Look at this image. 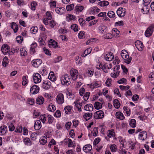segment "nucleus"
I'll return each mask as SVG.
<instances>
[{
    "label": "nucleus",
    "instance_id": "obj_1",
    "mask_svg": "<svg viewBox=\"0 0 154 154\" xmlns=\"http://www.w3.org/2000/svg\"><path fill=\"white\" fill-rule=\"evenodd\" d=\"M60 79L62 84L63 85H68L71 83V79L69 75L67 74L63 75Z\"/></svg>",
    "mask_w": 154,
    "mask_h": 154
},
{
    "label": "nucleus",
    "instance_id": "obj_2",
    "mask_svg": "<svg viewBox=\"0 0 154 154\" xmlns=\"http://www.w3.org/2000/svg\"><path fill=\"white\" fill-rule=\"evenodd\" d=\"M121 56L125 60V62L128 64L130 63L131 60L132 58L129 57L127 51L125 50H122L121 53Z\"/></svg>",
    "mask_w": 154,
    "mask_h": 154
},
{
    "label": "nucleus",
    "instance_id": "obj_3",
    "mask_svg": "<svg viewBox=\"0 0 154 154\" xmlns=\"http://www.w3.org/2000/svg\"><path fill=\"white\" fill-rule=\"evenodd\" d=\"M1 51L5 55L7 54H13L15 52V51H13V50L12 51H11V53L10 52L9 53V51H10L8 45L6 44H4L2 45L1 48Z\"/></svg>",
    "mask_w": 154,
    "mask_h": 154
},
{
    "label": "nucleus",
    "instance_id": "obj_4",
    "mask_svg": "<svg viewBox=\"0 0 154 154\" xmlns=\"http://www.w3.org/2000/svg\"><path fill=\"white\" fill-rule=\"evenodd\" d=\"M57 103L59 105L63 104L64 102L63 94L61 93H58L56 97Z\"/></svg>",
    "mask_w": 154,
    "mask_h": 154
},
{
    "label": "nucleus",
    "instance_id": "obj_5",
    "mask_svg": "<svg viewBox=\"0 0 154 154\" xmlns=\"http://www.w3.org/2000/svg\"><path fill=\"white\" fill-rule=\"evenodd\" d=\"M70 73L72 80H75L78 75V71L75 69L72 68L70 71Z\"/></svg>",
    "mask_w": 154,
    "mask_h": 154
},
{
    "label": "nucleus",
    "instance_id": "obj_6",
    "mask_svg": "<svg viewBox=\"0 0 154 154\" xmlns=\"http://www.w3.org/2000/svg\"><path fill=\"white\" fill-rule=\"evenodd\" d=\"M104 117V113L102 110H99L95 112L94 118L95 119H101Z\"/></svg>",
    "mask_w": 154,
    "mask_h": 154
},
{
    "label": "nucleus",
    "instance_id": "obj_7",
    "mask_svg": "<svg viewBox=\"0 0 154 154\" xmlns=\"http://www.w3.org/2000/svg\"><path fill=\"white\" fill-rule=\"evenodd\" d=\"M33 78L34 82L35 84L38 83L41 81V75L38 73L33 74Z\"/></svg>",
    "mask_w": 154,
    "mask_h": 154
},
{
    "label": "nucleus",
    "instance_id": "obj_8",
    "mask_svg": "<svg viewBox=\"0 0 154 154\" xmlns=\"http://www.w3.org/2000/svg\"><path fill=\"white\" fill-rule=\"evenodd\" d=\"M154 31V26H151L147 29L145 32V35L146 37H149L152 34Z\"/></svg>",
    "mask_w": 154,
    "mask_h": 154
},
{
    "label": "nucleus",
    "instance_id": "obj_9",
    "mask_svg": "<svg viewBox=\"0 0 154 154\" xmlns=\"http://www.w3.org/2000/svg\"><path fill=\"white\" fill-rule=\"evenodd\" d=\"M39 91V88L36 85H33L30 89V93L34 94L38 93Z\"/></svg>",
    "mask_w": 154,
    "mask_h": 154
},
{
    "label": "nucleus",
    "instance_id": "obj_10",
    "mask_svg": "<svg viewBox=\"0 0 154 154\" xmlns=\"http://www.w3.org/2000/svg\"><path fill=\"white\" fill-rule=\"evenodd\" d=\"M125 9L123 8H119L117 11V14L120 17H123L125 14Z\"/></svg>",
    "mask_w": 154,
    "mask_h": 154
},
{
    "label": "nucleus",
    "instance_id": "obj_11",
    "mask_svg": "<svg viewBox=\"0 0 154 154\" xmlns=\"http://www.w3.org/2000/svg\"><path fill=\"white\" fill-rule=\"evenodd\" d=\"M42 63V61L40 59L33 60L32 61L33 66L35 68L38 67Z\"/></svg>",
    "mask_w": 154,
    "mask_h": 154
},
{
    "label": "nucleus",
    "instance_id": "obj_12",
    "mask_svg": "<svg viewBox=\"0 0 154 154\" xmlns=\"http://www.w3.org/2000/svg\"><path fill=\"white\" fill-rule=\"evenodd\" d=\"M135 45L136 48L139 51H142L143 48V45L142 42L139 41H137L135 42Z\"/></svg>",
    "mask_w": 154,
    "mask_h": 154
},
{
    "label": "nucleus",
    "instance_id": "obj_13",
    "mask_svg": "<svg viewBox=\"0 0 154 154\" xmlns=\"http://www.w3.org/2000/svg\"><path fill=\"white\" fill-rule=\"evenodd\" d=\"M48 46L50 48H56L58 46V43L53 39H50L48 42Z\"/></svg>",
    "mask_w": 154,
    "mask_h": 154
},
{
    "label": "nucleus",
    "instance_id": "obj_14",
    "mask_svg": "<svg viewBox=\"0 0 154 154\" xmlns=\"http://www.w3.org/2000/svg\"><path fill=\"white\" fill-rule=\"evenodd\" d=\"M51 85V82L49 81L45 80L43 83L42 87L45 89H48L50 88Z\"/></svg>",
    "mask_w": 154,
    "mask_h": 154
},
{
    "label": "nucleus",
    "instance_id": "obj_15",
    "mask_svg": "<svg viewBox=\"0 0 154 154\" xmlns=\"http://www.w3.org/2000/svg\"><path fill=\"white\" fill-rule=\"evenodd\" d=\"M55 11L57 13L61 15L65 12V8L63 7H57L56 8Z\"/></svg>",
    "mask_w": 154,
    "mask_h": 154
},
{
    "label": "nucleus",
    "instance_id": "obj_16",
    "mask_svg": "<svg viewBox=\"0 0 154 154\" xmlns=\"http://www.w3.org/2000/svg\"><path fill=\"white\" fill-rule=\"evenodd\" d=\"M42 125L41 121L39 120H37L35 122L34 125V128L35 130H39L42 127Z\"/></svg>",
    "mask_w": 154,
    "mask_h": 154
},
{
    "label": "nucleus",
    "instance_id": "obj_17",
    "mask_svg": "<svg viewBox=\"0 0 154 154\" xmlns=\"http://www.w3.org/2000/svg\"><path fill=\"white\" fill-rule=\"evenodd\" d=\"M7 127L6 126L3 125L0 127V135H5L7 131Z\"/></svg>",
    "mask_w": 154,
    "mask_h": 154
},
{
    "label": "nucleus",
    "instance_id": "obj_18",
    "mask_svg": "<svg viewBox=\"0 0 154 154\" xmlns=\"http://www.w3.org/2000/svg\"><path fill=\"white\" fill-rule=\"evenodd\" d=\"M147 133L145 131H143L141 132L139 135V138L142 140L145 139L147 138Z\"/></svg>",
    "mask_w": 154,
    "mask_h": 154
},
{
    "label": "nucleus",
    "instance_id": "obj_19",
    "mask_svg": "<svg viewBox=\"0 0 154 154\" xmlns=\"http://www.w3.org/2000/svg\"><path fill=\"white\" fill-rule=\"evenodd\" d=\"M104 58L106 61H111L114 58L113 54L112 53L110 52L105 55Z\"/></svg>",
    "mask_w": 154,
    "mask_h": 154
},
{
    "label": "nucleus",
    "instance_id": "obj_20",
    "mask_svg": "<svg viewBox=\"0 0 154 154\" xmlns=\"http://www.w3.org/2000/svg\"><path fill=\"white\" fill-rule=\"evenodd\" d=\"M88 85L91 89L97 88L100 86V85L98 83V82H93L91 84H88Z\"/></svg>",
    "mask_w": 154,
    "mask_h": 154
},
{
    "label": "nucleus",
    "instance_id": "obj_21",
    "mask_svg": "<svg viewBox=\"0 0 154 154\" xmlns=\"http://www.w3.org/2000/svg\"><path fill=\"white\" fill-rule=\"evenodd\" d=\"M111 66H112V65H111L110 64H108L107 63H105L103 65L102 69L105 72L107 73L108 69L111 68Z\"/></svg>",
    "mask_w": 154,
    "mask_h": 154
},
{
    "label": "nucleus",
    "instance_id": "obj_22",
    "mask_svg": "<svg viewBox=\"0 0 154 154\" xmlns=\"http://www.w3.org/2000/svg\"><path fill=\"white\" fill-rule=\"evenodd\" d=\"M115 134L113 130H109L107 134V137H105V139L107 141H109V139L108 138V137L109 138H111L113 137Z\"/></svg>",
    "mask_w": 154,
    "mask_h": 154
},
{
    "label": "nucleus",
    "instance_id": "obj_23",
    "mask_svg": "<svg viewBox=\"0 0 154 154\" xmlns=\"http://www.w3.org/2000/svg\"><path fill=\"white\" fill-rule=\"evenodd\" d=\"M92 149V146L90 145H86L83 148V151L86 153L89 152Z\"/></svg>",
    "mask_w": 154,
    "mask_h": 154
},
{
    "label": "nucleus",
    "instance_id": "obj_24",
    "mask_svg": "<svg viewBox=\"0 0 154 154\" xmlns=\"http://www.w3.org/2000/svg\"><path fill=\"white\" fill-rule=\"evenodd\" d=\"M99 30L102 33H104L106 32L107 30V27L104 25H101L99 27Z\"/></svg>",
    "mask_w": 154,
    "mask_h": 154
},
{
    "label": "nucleus",
    "instance_id": "obj_25",
    "mask_svg": "<svg viewBox=\"0 0 154 154\" xmlns=\"http://www.w3.org/2000/svg\"><path fill=\"white\" fill-rule=\"evenodd\" d=\"M48 78L52 82H54L56 80V78L54 75V73L53 72H50L48 76Z\"/></svg>",
    "mask_w": 154,
    "mask_h": 154
},
{
    "label": "nucleus",
    "instance_id": "obj_26",
    "mask_svg": "<svg viewBox=\"0 0 154 154\" xmlns=\"http://www.w3.org/2000/svg\"><path fill=\"white\" fill-rule=\"evenodd\" d=\"M44 101V98L42 96H39L37 97L36 100L37 104L41 105L42 104Z\"/></svg>",
    "mask_w": 154,
    "mask_h": 154
},
{
    "label": "nucleus",
    "instance_id": "obj_27",
    "mask_svg": "<svg viewBox=\"0 0 154 154\" xmlns=\"http://www.w3.org/2000/svg\"><path fill=\"white\" fill-rule=\"evenodd\" d=\"M84 109L86 111H91L93 109V106L91 104H87L84 106Z\"/></svg>",
    "mask_w": 154,
    "mask_h": 154
},
{
    "label": "nucleus",
    "instance_id": "obj_28",
    "mask_svg": "<svg viewBox=\"0 0 154 154\" xmlns=\"http://www.w3.org/2000/svg\"><path fill=\"white\" fill-rule=\"evenodd\" d=\"M116 117L117 119L123 120L125 119L123 114L120 112H117L116 113Z\"/></svg>",
    "mask_w": 154,
    "mask_h": 154
},
{
    "label": "nucleus",
    "instance_id": "obj_29",
    "mask_svg": "<svg viewBox=\"0 0 154 154\" xmlns=\"http://www.w3.org/2000/svg\"><path fill=\"white\" fill-rule=\"evenodd\" d=\"M92 113L91 112H88L85 113L83 117L86 120H89L92 116Z\"/></svg>",
    "mask_w": 154,
    "mask_h": 154
},
{
    "label": "nucleus",
    "instance_id": "obj_30",
    "mask_svg": "<svg viewBox=\"0 0 154 154\" xmlns=\"http://www.w3.org/2000/svg\"><path fill=\"white\" fill-rule=\"evenodd\" d=\"M102 103L96 102L94 103V107L95 109H99L102 108Z\"/></svg>",
    "mask_w": 154,
    "mask_h": 154
},
{
    "label": "nucleus",
    "instance_id": "obj_31",
    "mask_svg": "<svg viewBox=\"0 0 154 154\" xmlns=\"http://www.w3.org/2000/svg\"><path fill=\"white\" fill-rule=\"evenodd\" d=\"M91 48H87L84 51V54H82V57H85L91 53Z\"/></svg>",
    "mask_w": 154,
    "mask_h": 154
},
{
    "label": "nucleus",
    "instance_id": "obj_32",
    "mask_svg": "<svg viewBox=\"0 0 154 154\" xmlns=\"http://www.w3.org/2000/svg\"><path fill=\"white\" fill-rule=\"evenodd\" d=\"M48 109L49 111L54 112L56 108L54 104L51 103L48 105Z\"/></svg>",
    "mask_w": 154,
    "mask_h": 154
},
{
    "label": "nucleus",
    "instance_id": "obj_33",
    "mask_svg": "<svg viewBox=\"0 0 154 154\" xmlns=\"http://www.w3.org/2000/svg\"><path fill=\"white\" fill-rule=\"evenodd\" d=\"M100 10L97 7H93L91 8V14H95L99 12Z\"/></svg>",
    "mask_w": 154,
    "mask_h": 154
},
{
    "label": "nucleus",
    "instance_id": "obj_34",
    "mask_svg": "<svg viewBox=\"0 0 154 154\" xmlns=\"http://www.w3.org/2000/svg\"><path fill=\"white\" fill-rule=\"evenodd\" d=\"M11 28L14 30V32L15 33L17 32L18 28L17 25L15 23L12 22L11 25Z\"/></svg>",
    "mask_w": 154,
    "mask_h": 154
},
{
    "label": "nucleus",
    "instance_id": "obj_35",
    "mask_svg": "<svg viewBox=\"0 0 154 154\" xmlns=\"http://www.w3.org/2000/svg\"><path fill=\"white\" fill-rule=\"evenodd\" d=\"M23 141L26 145L28 146H30L32 144L31 141L30 139L28 137L25 138L23 140Z\"/></svg>",
    "mask_w": 154,
    "mask_h": 154
},
{
    "label": "nucleus",
    "instance_id": "obj_36",
    "mask_svg": "<svg viewBox=\"0 0 154 154\" xmlns=\"http://www.w3.org/2000/svg\"><path fill=\"white\" fill-rule=\"evenodd\" d=\"M75 16L71 14H68L66 17V20L69 22L71 20H75Z\"/></svg>",
    "mask_w": 154,
    "mask_h": 154
},
{
    "label": "nucleus",
    "instance_id": "obj_37",
    "mask_svg": "<svg viewBox=\"0 0 154 154\" xmlns=\"http://www.w3.org/2000/svg\"><path fill=\"white\" fill-rule=\"evenodd\" d=\"M109 4V2L107 1H103L99 2L98 5L101 6H105L108 5Z\"/></svg>",
    "mask_w": 154,
    "mask_h": 154
},
{
    "label": "nucleus",
    "instance_id": "obj_38",
    "mask_svg": "<svg viewBox=\"0 0 154 154\" xmlns=\"http://www.w3.org/2000/svg\"><path fill=\"white\" fill-rule=\"evenodd\" d=\"M74 103L75 104L76 107L78 109V111L81 112L82 111L81 107L82 104V103H79L76 101L74 102Z\"/></svg>",
    "mask_w": 154,
    "mask_h": 154
},
{
    "label": "nucleus",
    "instance_id": "obj_39",
    "mask_svg": "<svg viewBox=\"0 0 154 154\" xmlns=\"http://www.w3.org/2000/svg\"><path fill=\"white\" fill-rule=\"evenodd\" d=\"M47 139L45 136H43L40 138L39 140V142L40 143L44 145L47 142Z\"/></svg>",
    "mask_w": 154,
    "mask_h": 154
},
{
    "label": "nucleus",
    "instance_id": "obj_40",
    "mask_svg": "<svg viewBox=\"0 0 154 154\" xmlns=\"http://www.w3.org/2000/svg\"><path fill=\"white\" fill-rule=\"evenodd\" d=\"M84 8L83 6L76 5L75 7V10L76 11L81 12Z\"/></svg>",
    "mask_w": 154,
    "mask_h": 154
},
{
    "label": "nucleus",
    "instance_id": "obj_41",
    "mask_svg": "<svg viewBox=\"0 0 154 154\" xmlns=\"http://www.w3.org/2000/svg\"><path fill=\"white\" fill-rule=\"evenodd\" d=\"M72 107L69 106H67L64 108L65 112L66 114H69L71 110L72 109Z\"/></svg>",
    "mask_w": 154,
    "mask_h": 154
},
{
    "label": "nucleus",
    "instance_id": "obj_42",
    "mask_svg": "<svg viewBox=\"0 0 154 154\" xmlns=\"http://www.w3.org/2000/svg\"><path fill=\"white\" fill-rule=\"evenodd\" d=\"M9 63V61L8 60V58L5 56L3 59V61L2 62V65L3 66H6L8 63Z\"/></svg>",
    "mask_w": 154,
    "mask_h": 154
},
{
    "label": "nucleus",
    "instance_id": "obj_43",
    "mask_svg": "<svg viewBox=\"0 0 154 154\" xmlns=\"http://www.w3.org/2000/svg\"><path fill=\"white\" fill-rule=\"evenodd\" d=\"M23 81L22 84L23 85H25L28 83V76H23L22 78Z\"/></svg>",
    "mask_w": 154,
    "mask_h": 154
},
{
    "label": "nucleus",
    "instance_id": "obj_44",
    "mask_svg": "<svg viewBox=\"0 0 154 154\" xmlns=\"http://www.w3.org/2000/svg\"><path fill=\"white\" fill-rule=\"evenodd\" d=\"M113 102L114 106L116 108L118 109L120 107V104L117 99L114 100Z\"/></svg>",
    "mask_w": 154,
    "mask_h": 154
},
{
    "label": "nucleus",
    "instance_id": "obj_45",
    "mask_svg": "<svg viewBox=\"0 0 154 154\" xmlns=\"http://www.w3.org/2000/svg\"><path fill=\"white\" fill-rule=\"evenodd\" d=\"M46 118V116L45 114H42L40 116V119L43 123H45Z\"/></svg>",
    "mask_w": 154,
    "mask_h": 154
},
{
    "label": "nucleus",
    "instance_id": "obj_46",
    "mask_svg": "<svg viewBox=\"0 0 154 154\" xmlns=\"http://www.w3.org/2000/svg\"><path fill=\"white\" fill-rule=\"evenodd\" d=\"M38 30V28L37 26L32 27L30 29V32L32 34H35L36 33Z\"/></svg>",
    "mask_w": 154,
    "mask_h": 154
},
{
    "label": "nucleus",
    "instance_id": "obj_47",
    "mask_svg": "<svg viewBox=\"0 0 154 154\" xmlns=\"http://www.w3.org/2000/svg\"><path fill=\"white\" fill-rule=\"evenodd\" d=\"M48 123L50 124L52 123L54 120V118L53 116L50 115H48Z\"/></svg>",
    "mask_w": 154,
    "mask_h": 154
},
{
    "label": "nucleus",
    "instance_id": "obj_48",
    "mask_svg": "<svg viewBox=\"0 0 154 154\" xmlns=\"http://www.w3.org/2000/svg\"><path fill=\"white\" fill-rule=\"evenodd\" d=\"M105 84L106 86L107 87H110L112 85V79L110 78H108L107 79L105 82Z\"/></svg>",
    "mask_w": 154,
    "mask_h": 154
},
{
    "label": "nucleus",
    "instance_id": "obj_49",
    "mask_svg": "<svg viewBox=\"0 0 154 154\" xmlns=\"http://www.w3.org/2000/svg\"><path fill=\"white\" fill-rule=\"evenodd\" d=\"M107 15L109 17L112 18L115 16V14L113 11H110L107 13Z\"/></svg>",
    "mask_w": 154,
    "mask_h": 154
},
{
    "label": "nucleus",
    "instance_id": "obj_50",
    "mask_svg": "<svg viewBox=\"0 0 154 154\" xmlns=\"http://www.w3.org/2000/svg\"><path fill=\"white\" fill-rule=\"evenodd\" d=\"M9 130L11 131H13L15 128L13 124L11 122L8 123Z\"/></svg>",
    "mask_w": 154,
    "mask_h": 154
},
{
    "label": "nucleus",
    "instance_id": "obj_51",
    "mask_svg": "<svg viewBox=\"0 0 154 154\" xmlns=\"http://www.w3.org/2000/svg\"><path fill=\"white\" fill-rule=\"evenodd\" d=\"M40 115V112L38 111L34 110L33 112V118H36Z\"/></svg>",
    "mask_w": 154,
    "mask_h": 154
},
{
    "label": "nucleus",
    "instance_id": "obj_52",
    "mask_svg": "<svg viewBox=\"0 0 154 154\" xmlns=\"http://www.w3.org/2000/svg\"><path fill=\"white\" fill-rule=\"evenodd\" d=\"M86 73L90 77L92 76L94 74V71L91 69H88L86 71Z\"/></svg>",
    "mask_w": 154,
    "mask_h": 154
},
{
    "label": "nucleus",
    "instance_id": "obj_53",
    "mask_svg": "<svg viewBox=\"0 0 154 154\" xmlns=\"http://www.w3.org/2000/svg\"><path fill=\"white\" fill-rule=\"evenodd\" d=\"M37 5V3L36 2L33 1L31 4V9L33 11H35V7Z\"/></svg>",
    "mask_w": 154,
    "mask_h": 154
},
{
    "label": "nucleus",
    "instance_id": "obj_54",
    "mask_svg": "<svg viewBox=\"0 0 154 154\" xmlns=\"http://www.w3.org/2000/svg\"><path fill=\"white\" fill-rule=\"evenodd\" d=\"M71 28L75 32L77 31L78 29V27L77 25L75 24L72 25L71 26Z\"/></svg>",
    "mask_w": 154,
    "mask_h": 154
},
{
    "label": "nucleus",
    "instance_id": "obj_55",
    "mask_svg": "<svg viewBox=\"0 0 154 154\" xmlns=\"http://www.w3.org/2000/svg\"><path fill=\"white\" fill-rule=\"evenodd\" d=\"M136 122L135 119H131L130 123V125L133 128L135 127Z\"/></svg>",
    "mask_w": 154,
    "mask_h": 154
},
{
    "label": "nucleus",
    "instance_id": "obj_56",
    "mask_svg": "<svg viewBox=\"0 0 154 154\" xmlns=\"http://www.w3.org/2000/svg\"><path fill=\"white\" fill-rule=\"evenodd\" d=\"M104 37L105 39H109L112 38V36L110 33H107L104 35Z\"/></svg>",
    "mask_w": 154,
    "mask_h": 154
},
{
    "label": "nucleus",
    "instance_id": "obj_57",
    "mask_svg": "<svg viewBox=\"0 0 154 154\" xmlns=\"http://www.w3.org/2000/svg\"><path fill=\"white\" fill-rule=\"evenodd\" d=\"M37 134L35 133H33L31 134L30 136L32 140H35L37 138Z\"/></svg>",
    "mask_w": 154,
    "mask_h": 154
},
{
    "label": "nucleus",
    "instance_id": "obj_58",
    "mask_svg": "<svg viewBox=\"0 0 154 154\" xmlns=\"http://www.w3.org/2000/svg\"><path fill=\"white\" fill-rule=\"evenodd\" d=\"M20 55L22 56H25L27 54V52L25 49L22 48L20 49Z\"/></svg>",
    "mask_w": 154,
    "mask_h": 154
},
{
    "label": "nucleus",
    "instance_id": "obj_59",
    "mask_svg": "<svg viewBox=\"0 0 154 154\" xmlns=\"http://www.w3.org/2000/svg\"><path fill=\"white\" fill-rule=\"evenodd\" d=\"M90 94V92H86L85 94L83 97L84 99L86 101L88 99L89 97Z\"/></svg>",
    "mask_w": 154,
    "mask_h": 154
},
{
    "label": "nucleus",
    "instance_id": "obj_60",
    "mask_svg": "<svg viewBox=\"0 0 154 154\" xmlns=\"http://www.w3.org/2000/svg\"><path fill=\"white\" fill-rule=\"evenodd\" d=\"M74 5L72 4L70 5H68L66 7V9L67 11H70L72 10L74 8Z\"/></svg>",
    "mask_w": 154,
    "mask_h": 154
},
{
    "label": "nucleus",
    "instance_id": "obj_61",
    "mask_svg": "<svg viewBox=\"0 0 154 154\" xmlns=\"http://www.w3.org/2000/svg\"><path fill=\"white\" fill-rule=\"evenodd\" d=\"M79 21L81 26H83L85 25L86 22L83 18H79Z\"/></svg>",
    "mask_w": 154,
    "mask_h": 154
},
{
    "label": "nucleus",
    "instance_id": "obj_62",
    "mask_svg": "<svg viewBox=\"0 0 154 154\" xmlns=\"http://www.w3.org/2000/svg\"><path fill=\"white\" fill-rule=\"evenodd\" d=\"M143 4L145 7H146L149 5L151 1V0H143Z\"/></svg>",
    "mask_w": 154,
    "mask_h": 154
},
{
    "label": "nucleus",
    "instance_id": "obj_63",
    "mask_svg": "<svg viewBox=\"0 0 154 154\" xmlns=\"http://www.w3.org/2000/svg\"><path fill=\"white\" fill-rule=\"evenodd\" d=\"M117 148L115 144H113L110 147V149L111 151L114 152L116 151Z\"/></svg>",
    "mask_w": 154,
    "mask_h": 154
},
{
    "label": "nucleus",
    "instance_id": "obj_64",
    "mask_svg": "<svg viewBox=\"0 0 154 154\" xmlns=\"http://www.w3.org/2000/svg\"><path fill=\"white\" fill-rule=\"evenodd\" d=\"M54 116L55 117L57 118L60 117L61 116V113L60 111L58 110H57L54 114Z\"/></svg>",
    "mask_w": 154,
    "mask_h": 154
}]
</instances>
